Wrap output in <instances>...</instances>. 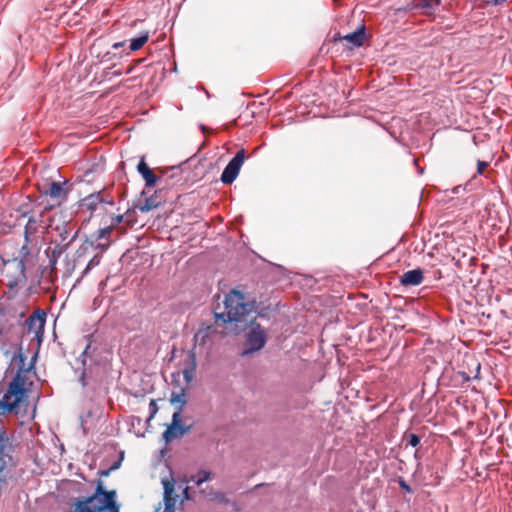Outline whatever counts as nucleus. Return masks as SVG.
Returning a JSON list of instances; mask_svg holds the SVG:
<instances>
[{"instance_id":"23","label":"nucleus","mask_w":512,"mask_h":512,"mask_svg":"<svg viewBox=\"0 0 512 512\" xmlns=\"http://www.w3.org/2000/svg\"><path fill=\"white\" fill-rule=\"evenodd\" d=\"M210 495H211L212 499L217 502L224 503V504L229 503V499L226 497V495L223 492L213 491L210 493Z\"/></svg>"},{"instance_id":"15","label":"nucleus","mask_w":512,"mask_h":512,"mask_svg":"<svg viewBox=\"0 0 512 512\" xmlns=\"http://www.w3.org/2000/svg\"><path fill=\"white\" fill-rule=\"evenodd\" d=\"M149 39V31H141L137 36L130 38V51H137Z\"/></svg>"},{"instance_id":"43","label":"nucleus","mask_w":512,"mask_h":512,"mask_svg":"<svg viewBox=\"0 0 512 512\" xmlns=\"http://www.w3.org/2000/svg\"><path fill=\"white\" fill-rule=\"evenodd\" d=\"M165 449L161 450V455H164Z\"/></svg>"},{"instance_id":"16","label":"nucleus","mask_w":512,"mask_h":512,"mask_svg":"<svg viewBox=\"0 0 512 512\" xmlns=\"http://www.w3.org/2000/svg\"><path fill=\"white\" fill-rule=\"evenodd\" d=\"M107 213H109L111 222L109 226L99 230V239L104 238L106 235H108L111 232L112 228L118 225L123 220V215H115L114 212H112L109 208Z\"/></svg>"},{"instance_id":"12","label":"nucleus","mask_w":512,"mask_h":512,"mask_svg":"<svg viewBox=\"0 0 512 512\" xmlns=\"http://www.w3.org/2000/svg\"><path fill=\"white\" fill-rule=\"evenodd\" d=\"M38 188L42 194L48 195L53 199L64 198L66 196L63 183L61 182H51L50 184H45L43 187L38 186Z\"/></svg>"},{"instance_id":"3","label":"nucleus","mask_w":512,"mask_h":512,"mask_svg":"<svg viewBox=\"0 0 512 512\" xmlns=\"http://www.w3.org/2000/svg\"><path fill=\"white\" fill-rule=\"evenodd\" d=\"M2 274L6 286L10 291H14L26 284L27 277L25 273V263L23 260L13 258L3 264Z\"/></svg>"},{"instance_id":"17","label":"nucleus","mask_w":512,"mask_h":512,"mask_svg":"<svg viewBox=\"0 0 512 512\" xmlns=\"http://www.w3.org/2000/svg\"><path fill=\"white\" fill-rule=\"evenodd\" d=\"M212 473L208 470L200 469L195 475H192L189 481L193 482L196 486H201L203 483L209 481Z\"/></svg>"},{"instance_id":"40","label":"nucleus","mask_w":512,"mask_h":512,"mask_svg":"<svg viewBox=\"0 0 512 512\" xmlns=\"http://www.w3.org/2000/svg\"><path fill=\"white\" fill-rule=\"evenodd\" d=\"M124 354H125V351H123V352H121V351H120V356H121L122 358H123Z\"/></svg>"},{"instance_id":"31","label":"nucleus","mask_w":512,"mask_h":512,"mask_svg":"<svg viewBox=\"0 0 512 512\" xmlns=\"http://www.w3.org/2000/svg\"><path fill=\"white\" fill-rule=\"evenodd\" d=\"M488 166V163L485 161L478 160L477 162V173L482 174L483 170Z\"/></svg>"},{"instance_id":"18","label":"nucleus","mask_w":512,"mask_h":512,"mask_svg":"<svg viewBox=\"0 0 512 512\" xmlns=\"http://www.w3.org/2000/svg\"><path fill=\"white\" fill-rule=\"evenodd\" d=\"M37 231V221L33 218V217H30L28 219V222L24 228V240L26 242H30V236L33 235L34 233H36Z\"/></svg>"},{"instance_id":"9","label":"nucleus","mask_w":512,"mask_h":512,"mask_svg":"<svg viewBox=\"0 0 512 512\" xmlns=\"http://www.w3.org/2000/svg\"><path fill=\"white\" fill-rule=\"evenodd\" d=\"M163 485V512H175V506L179 496L175 494V481L172 477L161 479Z\"/></svg>"},{"instance_id":"34","label":"nucleus","mask_w":512,"mask_h":512,"mask_svg":"<svg viewBox=\"0 0 512 512\" xmlns=\"http://www.w3.org/2000/svg\"><path fill=\"white\" fill-rule=\"evenodd\" d=\"M4 332V327L2 326V316L0 315V335Z\"/></svg>"},{"instance_id":"41","label":"nucleus","mask_w":512,"mask_h":512,"mask_svg":"<svg viewBox=\"0 0 512 512\" xmlns=\"http://www.w3.org/2000/svg\"><path fill=\"white\" fill-rule=\"evenodd\" d=\"M135 417L130 418L132 425L134 424L133 421L135 420Z\"/></svg>"},{"instance_id":"26","label":"nucleus","mask_w":512,"mask_h":512,"mask_svg":"<svg viewBox=\"0 0 512 512\" xmlns=\"http://www.w3.org/2000/svg\"><path fill=\"white\" fill-rule=\"evenodd\" d=\"M398 484L403 491H405L407 493L412 492L410 485H408L407 482L403 478H399Z\"/></svg>"},{"instance_id":"21","label":"nucleus","mask_w":512,"mask_h":512,"mask_svg":"<svg viewBox=\"0 0 512 512\" xmlns=\"http://www.w3.org/2000/svg\"><path fill=\"white\" fill-rule=\"evenodd\" d=\"M29 243L30 242H26L22 245V247L20 248L19 250V257H17L18 259H21L23 260L24 262L28 259V257L30 256L31 254V251H30V248H29Z\"/></svg>"},{"instance_id":"8","label":"nucleus","mask_w":512,"mask_h":512,"mask_svg":"<svg viewBox=\"0 0 512 512\" xmlns=\"http://www.w3.org/2000/svg\"><path fill=\"white\" fill-rule=\"evenodd\" d=\"M245 160L244 149L239 150L224 168L220 180L223 184H231L237 178Z\"/></svg>"},{"instance_id":"20","label":"nucleus","mask_w":512,"mask_h":512,"mask_svg":"<svg viewBox=\"0 0 512 512\" xmlns=\"http://www.w3.org/2000/svg\"><path fill=\"white\" fill-rule=\"evenodd\" d=\"M170 401L174 405L178 404L176 409L177 408H181V413H182L183 412V407L186 404V396H185L184 390H181L180 393L173 392L171 394V400Z\"/></svg>"},{"instance_id":"28","label":"nucleus","mask_w":512,"mask_h":512,"mask_svg":"<svg viewBox=\"0 0 512 512\" xmlns=\"http://www.w3.org/2000/svg\"><path fill=\"white\" fill-rule=\"evenodd\" d=\"M190 499H191V497H190V494H189V487L186 486L182 490V496H181V499H180V503L183 504L185 501H188Z\"/></svg>"},{"instance_id":"7","label":"nucleus","mask_w":512,"mask_h":512,"mask_svg":"<svg viewBox=\"0 0 512 512\" xmlns=\"http://www.w3.org/2000/svg\"><path fill=\"white\" fill-rule=\"evenodd\" d=\"M191 426L181 424V408H177L172 415V421L163 432L162 437L166 443L181 438L191 431Z\"/></svg>"},{"instance_id":"37","label":"nucleus","mask_w":512,"mask_h":512,"mask_svg":"<svg viewBox=\"0 0 512 512\" xmlns=\"http://www.w3.org/2000/svg\"><path fill=\"white\" fill-rule=\"evenodd\" d=\"M120 168H121L122 170H124V169H125V163H124L123 161L120 163Z\"/></svg>"},{"instance_id":"22","label":"nucleus","mask_w":512,"mask_h":512,"mask_svg":"<svg viewBox=\"0 0 512 512\" xmlns=\"http://www.w3.org/2000/svg\"><path fill=\"white\" fill-rule=\"evenodd\" d=\"M123 458H124V452H122L120 454V458L117 461H115L113 463V465L109 469H107V470H100L99 471L100 477L108 476L111 470L117 469L120 466L121 461L123 460Z\"/></svg>"},{"instance_id":"32","label":"nucleus","mask_w":512,"mask_h":512,"mask_svg":"<svg viewBox=\"0 0 512 512\" xmlns=\"http://www.w3.org/2000/svg\"><path fill=\"white\" fill-rule=\"evenodd\" d=\"M86 250H87V247H86V246H81V247L77 250V252H76V254H77V258L79 259V258H80V257H81L85 252H86Z\"/></svg>"},{"instance_id":"27","label":"nucleus","mask_w":512,"mask_h":512,"mask_svg":"<svg viewBox=\"0 0 512 512\" xmlns=\"http://www.w3.org/2000/svg\"><path fill=\"white\" fill-rule=\"evenodd\" d=\"M100 262V259L98 257V255H95L90 261L89 263L87 264L86 268H85V273L90 270L93 266H96L98 265Z\"/></svg>"},{"instance_id":"42","label":"nucleus","mask_w":512,"mask_h":512,"mask_svg":"<svg viewBox=\"0 0 512 512\" xmlns=\"http://www.w3.org/2000/svg\"><path fill=\"white\" fill-rule=\"evenodd\" d=\"M89 172L85 173L84 177H88L89 176Z\"/></svg>"},{"instance_id":"38","label":"nucleus","mask_w":512,"mask_h":512,"mask_svg":"<svg viewBox=\"0 0 512 512\" xmlns=\"http://www.w3.org/2000/svg\"><path fill=\"white\" fill-rule=\"evenodd\" d=\"M129 253H130V259H131L133 257L134 250L130 248Z\"/></svg>"},{"instance_id":"24","label":"nucleus","mask_w":512,"mask_h":512,"mask_svg":"<svg viewBox=\"0 0 512 512\" xmlns=\"http://www.w3.org/2000/svg\"><path fill=\"white\" fill-rule=\"evenodd\" d=\"M420 443V437L417 434L411 433L408 435L407 444L416 447Z\"/></svg>"},{"instance_id":"33","label":"nucleus","mask_w":512,"mask_h":512,"mask_svg":"<svg viewBox=\"0 0 512 512\" xmlns=\"http://www.w3.org/2000/svg\"><path fill=\"white\" fill-rule=\"evenodd\" d=\"M506 0H492V3L494 5H501L502 3H504Z\"/></svg>"},{"instance_id":"4","label":"nucleus","mask_w":512,"mask_h":512,"mask_svg":"<svg viewBox=\"0 0 512 512\" xmlns=\"http://www.w3.org/2000/svg\"><path fill=\"white\" fill-rule=\"evenodd\" d=\"M114 203L106 201L101 195V191L93 192L83 198L79 203V211L83 214L88 213L89 217H100L108 212V208H113Z\"/></svg>"},{"instance_id":"25","label":"nucleus","mask_w":512,"mask_h":512,"mask_svg":"<svg viewBox=\"0 0 512 512\" xmlns=\"http://www.w3.org/2000/svg\"><path fill=\"white\" fill-rule=\"evenodd\" d=\"M158 412V406L156 404L155 400H151L149 403V416L147 418V421H150L155 414Z\"/></svg>"},{"instance_id":"39","label":"nucleus","mask_w":512,"mask_h":512,"mask_svg":"<svg viewBox=\"0 0 512 512\" xmlns=\"http://www.w3.org/2000/svg\"><path fill=\"white\" fill-rule=\"evenodd\" d=\"M51 264H52L53 267L55 266V264H56V259L55 258L53 260H51Z\"/></svg>"},{"instance_id":"30","label":"nucleus","mask_w":512,"mask_h":512,"mask_svg":"<svg viewBox=\"0 0 512 512\" xmlns=\"http://www.w3.org/2000/svg\"><path fill=\"white\" fill-rule=\"evenodd\" d=\"M435 4H438L437 0H420L418 5L422 7L432 8Z\"/></svg>"},{"instance_id":"1","label":"nucleus","mask_w":512,"mask_h":512,"mask_svg":"<svg viewBox=\"0 0 512 512\" xmlns=\"http://www.w3.org/2000/svg\"><path fill=\"white\" fill-rule=\"evenodd\" d=\"M214 318L223 323L236 324L239 329L249 327L245 334L242 357H247L261 351L267 342V333L256 322L257 303L246 300L244 293L233 289L224 296L223 303H217L213 309Z\"/></svg>"},{"instance_id":"14","label":"nucleus","mask_w":512,"mask_h":512,"mask_svg":"<svg viewBox=\"0 0 512 512\" xmlns=\"http://www.w3.org/2000/svg\"><path fill=\"white\" fill-rule=\"evenodd\" d=\"M215 332V329L213 326H207L204 328L199 329L195 335H194V343L195 346H205L208 341L210 340L212 334Z\"/></svg>"},{"instance_id":"13","label":"nucleus","mask_w":512,"mask_h":512,"mask_svg":"<svg viewBox=\"0 0 512 512\" xmlns=\"http://www.w3.org/2000/svg\"><path fill=\"white\" fill-rule=\"evenodd\" d=\"M366 35V27L365 24H361L357 27V29L343 36V40L350 42L354 47H361L364 43Z\"/></svg>"},{"instance_id":"10","label":"nucleus","mask_w":512,"mask_h":512,"mask_svg":"<svg viewBox=\"0 0 512 512\" xmlns=\"http://www.w3.org/2000/svg\"><path fill=\"white\" fill-rule=\"evenodd\" d=\"M423 279V270L416 268L403 273L400 277V283L402 286H417L422 283Z\"/></svg>"},{"instance_id":"11","label":"nucleus","mask_w":512,"mask_h":512,"mask_svg":"<svg viewBox=\"0 0 512 512\" xmlns=\"http://www.w3.org/2000/svg\"><path fill=\"white\" fill-rule=\"evenodd\" d=\"M137 171L145 181L146 187H152L156 184L158 177L155 175L153 170L145 162L144 156L141 158L137 165Z\"/></svg>"},{"instance_id":"6","label":"nucleus","mask_w":512,"mask_h":512,"mask_svg":"<svg viewBox=\"0 0 512 512\" xmlns=\"http://www.w3.org/2000/svg\"><path fill=\"white\" fill-rule=\"evenodd\" d=\"M47 314L42 309L35 310L23 323L24 334L31 336L40 346L44 337Z\"/></svg>"},{"instance_id":"36","label":"nucleus","mask_w":512,"mask_h":512,"mask_svg":"<svg viewBox=\"0 0 512 512\" xmlns=\"http://www.w3.org/2000/svg\"><path fill=\"white\" fill-rule=\"evenodd\" d=\"M460 188H461V186H457V187H455V188L453 189V192H454V193H458V192H459V190H460Z\"/></svg>"},{"instance_id":"35","label":"nucleus","mask_w":512,"mask_h":512,"mask_svg":"<svg viewBox=\"0 0 512 512\" xmlns=\"http://www.w3.org/2000/svg\"><path fill=\"white\" fill-rule=\"evenodd\" d=\"M162 509V503H158V506L155 508L154 512H159Z\"/></svg>"},{"instance_id":"5","label":"nucleus","mask_w":512,"mask_h":512,"mask_svg":"<svg viewBox=\"0 0 512 512\" xmlns=\"http://www.w3.org/2000/svg\"><path fill=\"white\" fill-rule=\"evenodd\" d=\"M14 445H12L0 428V495L7 488V475L13 465Z\"/></svg>"},{"instance_id":"29","label":"nucleus","mask_w":512,"mask_h":512,"mask_svg":"<svg viewBox=\"0 0 512 512\" xmlns=\"http://www.w3.org/2000/svg\"><path fill=\"white\" fill-rule=\"evenodd\" d=\"M193 373H194V367H192L191 369H185L183 371V377L186 380V382H190L192 380Z\"/></svg>"},{"instance_id":"2","label":"nucleus","mask_w":512,"mask_h":512,"mask_svg":"<svg viewBox=\"0 0 512 512\" xmlns=\"http://www.w3.org/2000/svg\"><path fill=\"white\" fill-rule=\"evenodd\" d=\"M21 362L22 365L9 381L7 389L2 399H0V416H6L8 414L18 416L24 415L27 412L29 395L34 385L36 372L32 364L26 367L24 360H21ZM0 428L3 429L5 435L13 445L12 437L8 435L2 423H0Z\"/></svg>"},{"instance_id":"19","label":"nucleus","mask_w":512,"mask_h":512,"mask_svg":"<svg viewBox=\"0 0 512 512\" xmlns=\"http://www.w3.org/2000/svg\"><path fill=\"white\" fill-rule=\"evenodd\" d=\"M160 204H161V201L158 199L157 196H150V197L145 198L144 204L142 206H140V210L148 212L154 208L159 207Z\"/></svg>"}]
</instances>
